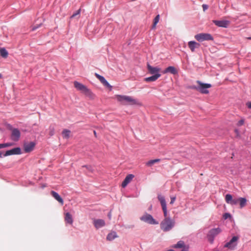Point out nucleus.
<instances>
[{
  "instance_id": "obj_19",
  "label": "nucleus",
  "mask_w": 251,
  "mask_h": 251,
  "mask_svg": "<svg viewBox=\"0 0 251 251\" xmlns=\"http://www.w3.org/2000/svg\"><path fill=\"white\" fill-rule=\"evenodd\" d=\"M168 73H170L172 74L175 75L177 73V71L176 69L173 66H169L167 67L163 72V74H166Z\"/></svg>"
},
{
  "instance_id": "obj_14",
  "label": "nucleus",
  "mask_w": 251,
  "mask_h": 251,
  "mask_svg": "<svg viewBox=\"0 0 251 251\" xmlns=\"http://www.w3.org/2000/svg\"><path fill=\"white\" fill-rule=\"evenodd\" d=\"M21 154V150L20 148H15L10 150L6 151L4 154V156L13 155V154Z\"/></svg>"
},
{
  "instance_id": "obj_9",
  "label": "nucleus",
  "mask_w": 251,
  "mask_h": 251,
  "mask_svg": "<svg viewBox=\"0 0 251 251\" xmlns=\"http://www.w3.org/2000/svg\"><path fill=\"white\" fill-rule=\"evenodd\" d=\"M93 224L97 229L102 228L105 226V221L100 219H93Z\"/></svg>"
},
{
  "instance_id": "obj_29",
  "label": "nucleus",
  "mask_w": 251,
  "mask_h": 251,
  "mask_svg": "<svg viewBox=\"0 0 251 251\" xmlns=\"http://www.w3.org/2000/svg\"><path fill=\"white\" fill-rule=\"evenodd\" d=\"M0 54L2 57L6 58L8 56V53L5 49L0 48Z\"/></svg>"
},
{
  "instance_id": "obj_34",
  "label": "nucleus",
  "mask_w": 251,
  "mask_h": 251,
  "mask_svg": "<svg viewBox=\"0 0 251 251\" xmlns=\"http://www.w3.org/2000/svg\"><path fill=\"white\" fill-rule=\"evenodd\" d=\"M80 13V9H79L75 13H74L72 15V16H71V18H74L76 16L79 15Z\"/></svg>"
},
{
  "instance_id": "obj_21",
  "label": "nucleus",
  "mask_w": 251,
  "mask_h": 251,
  "mask_svg": "<svg viewBox=\"0 0 251 251\" xmlns=\"http://www.w3.org/2000/svg\"><path fill=\"white\" fill-rule=\"evenodd\" d=\"M161 75H152L151 76L146 77L145 78V80L146 82H152L156 81L158 78L161 76Z\"/></svg>"
},
{
  "instance_id": "obj_43",
  "label": "nucleus",
  "mask_w": 251,
  "mask_h": 251,
  "mask_svg": "<svg viewBox=\"0 0 251 251\" xmlns=\"http://www.w3.org/2000/svg\"><path fill=\"white\" fill-rule=\"evenodd\" d=\"M2 148V144H0V149Z\"/></svg>"
},
{
  "instance_id": "obj_40",
  "label": "nucleus",
  "mask_w": 251,
  "mask_h": 251,
  "mask_svg": "<svg viewBox=\"0 0 251 251\" xmlns=\"http://www.w3.org/2000/svg\"><path fill=\"white\" fill-rule=\"evenodd\" d=\"M202 6L203 11H205L206 10H207L208 7V5L206 4H203Z\"/></svg>"
},
{
  "instance_id": "obj_30",
  "label": "nucleus",
  "mask_w": 251,
  "mask_h": 251,
  "mask_svg": "<svg viewBox=\"0 0 251 251\" xmlns=\"http://www.w3.org/2000/svg\"><path fill=\"white\" fill-rule=\"evenodd\" d=\"M162 210L163 212V214L165 218H171L168 216V211L167 206L164 207H162Z\"/></svg>"
},
{
  "instance_id": "obj_16",
  "label": "nucleus",
  "mask_w": 251,
  "mask_h": 251,
  "mask_svg": "<svg viewBox=\"0 0 251 251\" xmlns=\"http://www.w3.org/2000/svg\"><path fill=\"white\" fill-rule=\"evenodd\" d=\"M188 46L192 52H194L195 49L200 47V44L195 41H191L188 42Z\"/></svg>"
},
{
  "instance_id": "obj_26",
  "label": "nucleus",
  "mask_w": 251,
  "mask_h": 251,
  "mask_svg": "<svg viewBox=\"0 0 251 251\" xmlns=\"http://www.w3.org/2000/svg\"><path fill=\"white\" fill-rule=\"evenodd\" d=\"M185 243L183 241H178L176 244L172 246V248L176 249H181L185 245Z\"/></svg>"
},
{
  "instance_id": "obj_12",
  "label": "nucleus",
  "mask_w": 251,
  "mask_h": 251,
  "mask_svg": "<svg viewBox=\"0 0 251 251\" xmlns=\"http://www.w3.org/2000/svg\"><path fill=\"white\" fill-rule=\"evenodd\" d=\"M213 23L219 27L226 28L229 25L230 22L227 20H213Z\"/></svg>"
},
{
  "instance_id": "obj_5",
  "label": "nucleus",
  "mask_w": 251,
  "mask_h": 251,
  "mask_svg": "<svg viewBox=\"0 0 251 251\" xmlns=\"http://www.w3.org/2000/svg\"><path fill=\"white\" fill-rule=\"evenodd\" d=\"M140 220L150 225H157L158 222L156 221L153 217L150 214L145 213L140 217Z\"/></svg>"
},
{
  "instance_id": "obj_6",
  "label": "nucleus",
  "mask_w": 251,
  "mask_h": 251,
  "mask_svg": "<svg viewBox=\"0 0 251 251\" xmlns=\"http://www.w3.org/2000/svg\"><path fill=\"white\" fill-rule=\"evenodd\" d=\"M195 38L199 42L213 40V38L210 34L204 33L196 34L195 36Z\"/></svg>"
},
{
  "instance_id": "obj_4",
  "label": "nucleus",
  "mask_w": 251,
  "mask_h": 251,
  "mask_svg": "<svg viewBox=\"0 0 251 251\" xmlns=\"http://www.w3.org/2000/svg\"><path fill=\"white\" fill-rule=\"evenodd\" d=\"M175 224V221L171 218H164L160 223V228L165 232L169 231L173 228Z\"/></svg>"
},
{
  "instance_id": "obj_27",
  "label": "nucleus",
  "mask_w": 251,
  "mask_h": 251,
  "mask_svg": "<svg viewBox=\"0 0 251 251\" xmlns=\"http://www.w3.org/2000/svg\"><path fill=\"white\" fill-rule=\"evenodd\" d=\"M71 131L68 129H64L62 131L63 137L65 139H69L70 137Z\"/></svg>"
},
{
  "instance_id": "obj_38",
  "label": "nucleus",
  "mask_w": 251,
  "mask_h": 251,
  "mask_svg": "<svg viewBox=\"0 0 251 251\" xmlns=\"http://www.w3.org/2000/svg\"><path fill=\"white\" fill-rule=\"evenodd\" d=\"M50 136L53 135L54 134V128L53 127H50Z\"/></svg>"
},
{
  "instance_id": "obj_22",
  "label": "nucleus",
  "mask_w": 251,
  "mask_h": 251,
  "mask_svg": "<svg viewBox=\"0 0 251 251\" xmlns=\"http://www.w3.org/2000/svg\"><path fill=\"white\" fill-rule=\"evenodd\" d=\"M157 198L160 202L162 207H166V202L164 197L161 194H158Z\"/></svg>"
},
{
  "instance_id": "obj_8",
  "label": "nucleus",
  "mask_w": 251,
  "mask_h": 251,
  "mask_svg": "<svg viewBox=\"0 0 251 251\" xmlns=\"http://www.w3.org/2000/svg\"><path fill=\"white\" fill-rule=\"evenodd\" d=\"M238 240V237L237 236L233 237L228 242H227L225 245L224 247L230 250L234 249L237 244Z\"/></svg>"
},
{
  "instance_id": "obj_35",
  "label": "nucleus",
  "mask_w": 251,
  "mask_h": 251,
  "mask_svg": "<svg viewBox=\"0 0 251 251\" xmlns=\"http://www.w3.org/2000/svg\"><path fill=\"white\" fill-rule=\"evenodd\" d=\"M13 145L12 143H4L2 144V148L10 147Z\"/></svg>"
},
{
  "instance_id": "obj_32",
  "label": "nucleus",
  "mask_w": 251,
  "mask_h": 251,
  "mask_svg": "<svg viewBox=\"0 0 251 251\" xmlns=\"http://www.w3.org/2000/svg\"><path fill=\"white\" fill-rule=\"evenodd\" d=\"M159 18H160V17H159V15H157L155 17V18L154 19V20H153V23L154 24V25H157V24L158 23V22L159 21Z\"/></svg>"
},
{
  "instance_id": "obj_1",
  "label": "nucleus",
  "mask_w": 251,
  "mask_h": 251,
  "mask_svg": "<svg viewBox=\"0 0 251 251\" xmlns=\"http://www.w3.org/2000/svg\"><path fill=\"white\" fill-rule=\"evenodd\" d=\"M115 99L123 105H141L138 100L129 96L117 95L115 96Z\"/></svg>"
},
{
  "instance_id": "obj_15",
  "label": "nucleus",
  "mask_w": 251,
  "mask_h": 251,
  "mask_svg": "<svg viewBox=\"0 0 251 251\" xmlns=\"http://www.w3.org/2000/svg\"><path fill=\"white\" fill-rule=\"evenodd\" d=\"M35 145V144L33 142L25 143L24 146L25 151V152L31 151L34 149Z\"/></svg>"
},
{
  "instance_id": "obj_36",
  "label": "nucleus",
  "mask_w": 251,
  "mask_h": 251,
  "mask_svg": "<svg viewBox=\"0 0 251 251\" xmlns=\"http://www.w3.org/2000/svg\"><path fill=\"white\" fill-rule=\"evenodd\" d=\"M176 200V197L175 196L171 197L170 204H173L175 202Z\"/></svg>"
},
{
  "instance_id": "obj_10",
  "label": "nucleus",
  "mask_w": 251,
  "mask_h": 251,
  "mask_svg": "<svg viewBox=\"0 0 251 251\" xmlns=\"http://www.w3.org/2000/svg\"><path fill=\"white\" fill-rule=\"evenodd\" d=\"M226 202L232 205H236L238 203L239 198L233 199L232 196L230 194H226L225 197Z\"/></svg>"
},
{
  "instance_id": "obj_33",
  "label": "nucleus",
  "mask_w": 251,
  "mask_h": 251,
  "mask_svg": "<svg viewBox=\"0 0 251 251\" xmlns=\"http://www.w3.org/2000/svg\"><path fill=\"white\" fill-rule=\"evenodd\" d=\"M244 124V120L243 119H242L240 120L238 122V123H237V125L238 126H242Z\"/></svg>"
},
{
  "instance_id": "obj_11",
  "label": "nucleus",
  "mask_w": 251,
  "mask_h": 251,
  "mask_svg": "<svg viewBox=\"0 0 251 251\" xmlns=\"http://www.w3.org/2000/svg\"><path fill=\"white\" fill-rule=\"evenodd\" d=\"M147 68L149 73L152 75H161L160 74L161 69L158 67H153L148 64Z\"/></svg>"
},
{
  "instance_id": "obj_17",
  "label": "nucleus",
  "mask_w": 251,
  "mask_h": 251,
  "mask_svg": "<svg viewBox=\"0 0 251 251\" xmlns=\"http://www.w3.org/2000/svg\"><path fill=\"white\" fill-rule=\"evenodd\" d=\"M20 137V132L17 129H14L12 131L11 138L14 141H18Z\"/></svg>"
},
{
  "instance_id": "obj_45",
  "label": "nucleus",
  "mask_w": 251,
  "mask_h": 251,
  "mask_svg": "<svg viewBox=\"0 0 251 251\" xmlns=\"http://www.w3.org/2000/svg\"><path fill=\"white\" fill-rule=\"evenodd\" d=\"M94 134H95V136H96V131H94Z\"/></svg>"
},
{
  "instance_id": "obj_20",
  "label": "nucleus",
  "mask_w": 251,
  "mask_h": 251,
  "mask_svg": "<svg viewBox=\"0 0 251 251\" xmlns=\"http://www.w3.org/2000/svg\"><path fill=\"white\" fill-rule=\"evenodd\" d=\"M51 194L52 197L56 201H57L61 204H63V199L61 198V197L59 195V194L57 193L52 191L51 192Z\"/></svg>"
},
{
  "instance_id": "obj_3",
  "label": "nucleus",
  "mask_w": 251,
  "mask_h": 251,
  "mask_svg": "<svg viewBox=\"0 0 251 251\" xmlns=\"http://www.w3.org/2000/svg\"><path fill=\"white\" fill-rule=\"evenodd\" d=\"M197 85H194L193 88L200 92L201 94H207L209 91L208 89L212 87L209 83H204L199 80L196 81Z\"/></svg>"
},
{
  "instance_id": "obj_28",
  "label": "nucleus",
  "mask_w": 251,
  "mask_h": 251,
  "mask_svg": "<svg viewBox=\"0 0 251 251\" xmlns=\"http://www.w3.org/2000/svg\"><path fill=\"white\" fill-rule=\"evenodd\" d=\"M160 161L159 159H155L154 160H151L146 163V165L148 167H151L155 163L159 162Z\"/></svg>"
},
{
  "instance_id": "obj_46",
  "label": "nucleus",
  "mask_w": 251,
  "mask_h": 251,
  "mask_svg": "<svg viewBox=\"0 0 251 251\" xmlns=\"http://www.w3.org/2000/svg\"><path fill=\"white\" fill-rule=\"evenodd\" d=\"M108 216H109V218H110V214L108 215Z\"/></svg>"
},
{
  "instance_id": "obj_23",
  "label": "nucleus",
  "mask_w": 251,
  "mask_h": 251,
  "mask_svg": "<svg viewBox=\"0 0 251 251\" xmlns=\"http://www.w3.org/2000/svg\"><path fill=\"white\" fill-rule=\"evenodd\" d=\"M118 237V235L116 232L112 231L109 233L106 239L108 241H112Z\"/></svg>"
},
{
  "instance_id": "obj_39",
  "label": "nucleus",
  "mask_w": 251,
  "mask_h": 251,
  "mask_svg": "<svg viewBox=\"0 0 251 251\" xmlns=\"http://www.w3.org/2000/svg\"><path fill=\"white\" fill-rule=\"evenodd\" d=\"M41 25H34L32 27V30L34 31L36 30L37 28L40 26Z\"/></svg>"
},
{
  "instance_id": "obj_42",
  "label": "nucleus",
  "mask_w": 251,
  "mask_h": 251,
  "mask_svg": "<svg viewBox=\"0 0 251 251\" xmlns=\"http://www.w3.org/2000/svg\"><path fill=\"white\" fill-rule=\"evenodd\" d=\"M156 25H154V24L153 23V25L152 26V29H155L156 28Z\"/></svg>"
},
{
  "instance_id": "obj_2",
  "label": "nucleus",
  "mask_w": 251,
  "mask_h": 251,
  "mask_svg": "<svg viewBox=\"0 0 251 251\" xmlns=\"http://www.w3.org/2000/svg\"><path fill=\"white\" fill-rule=\"evenodd\" d=\"M74 86L77 90L80 91L90 99L92 100L95 98V96L93 93L86 86L84 85L82 83L75 81L74 82Z\"/></svg>"
},
{
  "instance_id": "obj_24",
  "label": "nucleus",
  "mask_w": 251,
  "mask_h": 251,
  "mask_svg": "<svg viewBox=\"0 0 251 251\" xmlns=\"http://www.w3.org/2000/svg\"><path fill=\"white\" fill-rule=\"evenodd\" d=\"M65 221L66 223L68 224H73V220L72 216L69 212H67L65 213Z\"/></svg>"
},
{
  "instance_id": "obj_44",
  "label": "nucleus",
  "mask_w": 251,
  "mask_h": 251,
  "mask_svg": "<svg viewBox=\"0 0 251 251\" xmlns=\"http://www.w3.org/2000/svg\"><path fill=\"white\" fill-rule=\"evenodd\" d=\"M2 78V75L0 74V79Z\"/></svg>"
},
{
  "instance_id": "obj_18",
  "label": "nucleus",
  "mask_w": 251,
  "mask_h": 251,
  "mask_svg": "<svg viewBox=\"0 0 251 251\" xmlns=\"http://www.w3.org/2000/svg\"><path fill=\"white\" fill-rule=\"evenodd\" d=\"M134 175L132 174L128 175L123 181L122 184L123 187H125L133 178Z\"/></svg>"
},
{
  "instance_id": "obj_7",
  "label": "nucleus",
  "mask_w": 251,
  "mask_h": 251,
  "mask_svg": "<svg viewBox=\"0 0 251 251\" xmlns=\"http://www.w3.org/2000/svg\"><path fill=\"white\" fill-rule=\"evenodd\" d=\"M222 230L220 228L217 227L211 229L208 232L207 236L208 238V240L211 243H212L214 241V239L216 236L219 234Z\"/></svg>"
},
{
  "instance_id": "obj_41",
  "label": "nucleus",
  "mask_w": 251,
  "mask_h": 251,
  "mask_svg": "<svg viewBox=\"0 0 251 251\" xmlns=\"http://www.w3.org/2000/svg\"><path fill=\"white\" fill-rule=\"evenodd\" d=\"M247 106L249 108L251 109V102H249L247 103Z\"/></svg>"
},
{
  "instance_id": "obj_37",
  "label": "nucleus",
  "mask_w": 251,
  "mask_h": 251,
  "mask_svg": "<svg viewBox=\"0 0 251 251\" xmlns=\"http://www.w3.org/2000/svg\"><path fill=\"white\" fill-rule=\"evenodd\" d=\"M223 217L225 219H226L230 217V214L228 213H226L223 215Z\"/></svg>"
},
{
  "instance_id": "obj_25",
  "label": "nucleus",
  "mask_w": 251,
  "mask_h": 251,
  "mask_svg": "<svg viewBox=\"0 0 251 251\" xmlns=\"http://www.w3.org/2000/svg\"><path fill=\"white\" fill-rule=\"evenodd\" d=\"M247 200L244 198H239V201L238 203H239L240 207L241 208L244 207L247 204Z\"/></svg>"
},
{
  "instance_id": "obj_31",
  "label": "nucleus",
  "mask_w": 251,
  "mask_h": 251,
  "mask_svg": "<svg viewBox=\"0 0 251 251\" xmlns=\"http://www.w3.org/2000/svg\"><path fill=\"white\" fill-rule=\"evenodd\" d=\"M189 248H190V247L188 245L185 244L184 247H183L181 248V251H189Z\"/></svg>"
},
{
  "instance_id": "obj_13",
  "label": "nucleus",
  "mask_w": 251,
  "mask_h": 251,
  "mask_svg": "<svg viewBox=\"0 0 251 251\" xmlns=\"http://www.w3.org/2000/svg\"><path fill=\"white\" fill-rule=\"evenodd\" d=\"M95 75L104 86L107 87V88H109L110 90L112 89V86L110 85V84L107 82V81L105 79V78L103 76L97 73H95Z\"/></svg>"
}]
</instances>
